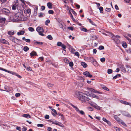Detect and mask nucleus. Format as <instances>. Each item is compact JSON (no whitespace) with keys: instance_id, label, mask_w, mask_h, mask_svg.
<instances>
[{"instance_id":"f257e3e1","label":"nucleus","mask_w":131,"mask_h":131,"mask_svg":"<svg viewBox=\"0 0 131 131\" xmlns=\"http://www.w3.org/2000/svg\"><path fill=\"white\" fill-rule=\"evenodd\" d=\"M75 94L77 97H79L80 100L83 102H85L86 101H89V100L88 97L84 96L83 93L81 92H77Z\"/></svg>"},{"instance_id":"f03ea898","label":"nucleus","mask_w":131,"mask_h":131,"mask_svg":"<svg viewBox=\"0 0 131 131\" xmlns=\"http://www.w3.org/2000/svg\"><path fill=\"white\" fill-rule=\"evenodd\" d=\"M89 103L92 106L94 107V108L97 110H100V107L98 106L95 103L91 101H89Z\"/></svg>"},{"instance_id":"7ed1b4c3","label":"nucleus","mask_w":131,"mask_h":131,"mask_svg":"<svg viewBox=\"0 0 131 131\" xmlns=\"http://www.w3.org/2000/svg\"><path fill=\"white\" fill-rule=\"evenodd\" d=\"M36 30L39 33V34L40 35L42 36H44V34L42 33L43 31V30L42 28L38 27L36 28Z\"/></svg>"},{"instance_id":"20e7f679","label":"nucleus","mask_w":131,"mask_h":131,"mask_svg":"<svg viewBox=\"0 0 131 131\" xmlns=\"http://www.w3.org/2000/svg\"><path fill=\"white\" fill-rule=\"evenodd\" d=\"M21 14L20 13H16L15 15V18L17 19L18 21H20L22 20L21 18Z\"/></svg>"},{"instance_id":"39448f33","label":"nucleus","mask_w":131,"mask_h":131,"mask_svg":"<svg viewBox=\"0 0 131 131\" xmlns=\"http://www.w3.org/2000/svg\"><path fill=\"white\" fill-rule=\"evenodd\" d=\"M52 124L58 125L62 127H64V125L62 123L56 120L52 121Z\"/></svg>"},{"instance_id":"423d86ee","label":"nucleus","mask_w":131,"mask_h":131,"mask_svg":"<svg viewBox=\"0 0 131 131\" xmlns=\"http://www.w3.org/2000/svg\"><path fill=\"white\" fill-rule=\"evenodd\" d=\"M9 39L12 41L16 43H17L19 41L18 39L12 36H9Z\"/></svg>"},{"instance_id":"0eeeda50","label":"nucleus","mask_w":131,"mask_h":131,"mask_svg":"<svg viewBox=\"0 0 131 131\" xmlns=\"http://www.w3.org/2000/svg\"><path fill=\"white\" fill-rule=\"evenodd\" d=\"M3 13L6 15H8L10 12V11L7 9L3 8L1 9Z\"/></svg>"},{"instance_id":"6e6552de","label":"nucleus","mask_w":131,"mask_h":131,"mask_svg":"<svg viewBox=\"0 0 131 131\" xmlns=\"http://www.w3.org/2000/svg\"><path fill=\"white\" fill-rule=\"evenodd\" d=\"M6 19L5 18H0V27H2L4 25Z\"/></svg>"},{"instance_id":"1a4fd4ad","label":"nucleus","mask_w":131,"mask_h":131,"mask_svg":"<svg viewBox=\"0 0 131 131\" xmlns=\"http://www.w3.org/2000/svg\"><path fill=\"white\" fill-rule=\"evenodd\" d=\"M122 114L125 116L128 117H131L129 113L128 112L126 111H123L121 112Z\"/></svg>"},{"instance_id":"9d476101","label":"nucleus","mask_w":131,"mask_h":131,"mask_svg":"<svg viewBox=\"0 0 131 131\" xmlns=\"http://www.w3.org/2000/svg\"><path fill=\"white\" fill-rule=\"evenodd\" d=\"M111 36L113 37V39L115 42H116L117 43L118 42H117L116 41V40H117L118 39L120 38V36L118 35H116V36H115L113 34H111Z\"/></svg>"},{"instance_id":"9b49d317","label":"nucleus","mask_w":131,"mask_h":131,"mask_svg":"<svg viewBox=\"0 0 131 131\" xmlns=\"http://www.w3.org/2000/svg\"><path fill=\"white\" fill-rule=\"evenodd\" d=\"M67 45L68 46L69 49L70 51L72 53L74 54V52L75 51V50L68 43H67Z\"/></svg>"},{"instance_id":"f8f14e48","label":"nucleus","mask_w":131,"mask_h":131,"mask_svg":"<svg viewBox=\"0 0 131 131\" xmlns=\"http://www.w3.org/2000/svg\"><path fill=\"white\" fill-rule=\"evenodd\" d=\"M0 42L5 44H7L8 45H9V42L5 39H0Z\"/></svg>"},{"instance_id":"ddd939ff","label":"nucleus","mask_w":131,"mask_h":131,"mask_svg":"<svg viewBox=\"0 0 131 131\" xmlns=\"http://www.w3.org/2000/svg\"><path fill=\"white\" fill-rule=\"evenodd\" d=\"M83 74L84 75H85L86 77L91 78L92 77V75L90 74V73L88 71H86L84 72Z\"/></svg>"},{"instance_id":"4468645a","label":"nucleus","mask_w":131,"mask_h":131,"mask_svg":"<svg viewBox=\"0 0 131 131\" xmlns=\"http://www.w3.org/2000/svg\"><path fill=\"white\" fill-rule=\"evenodd\" d=\"M8 73H10L13 75H15L18 78L21 79V78L22 77L21 76H20L19 75H18L17 73H16V72H14L12 71H9V72H8Z\"/></svg>"},{"instance_id":"2eb2a0df","label":"nucleus","mask_w":131,"mask_h":131,"mask_svg":"<svg viewBox=\"0 0 131 131\" xmlns=\"http://www.w3.org/2000/svg\"><path fill=\"white\" fill-rule=\"evenodd\" d=\"M88 90L90 91H91V92H94L95 93H99L98 91L95 90L94 89L91 88H88Z\"/></svg>"},{"instance_id":"dca6fc26","label":"nucleus","mask_w":131,"mask_h":131,"mask_svg":"<svg viewBox=\"0 0 131 131\" xmlns=\"http://www.w3.org/2000/svg\"><path fill=\"white\" fill-rule=\"evenodd\" d=\"M25 33V31L23 30H21L20 31L17 33V34L18 35H23Z\"/></svg>"},{"instance_id":"f3484780","label":"nucleus","mask_w":131,"mask_h":131,"mask_svg":"<svg viewBox=\"0 0 131 131\" xmlns=\"http://www.w3.org/2000/svg\"><path fill=\"white\" fill-rule=\"evenodd\" d=\"M23 117H25L27 118H30L31 117L29 115L27 114H23Z\"/></svg>"},{"instance_id":"a211bd4d","label":"nucleus","mask_w":131,"mask_h":131,"mask_svg":"<svg viewBox=\"0 0 131 131\" xmlns=\"http://www.w3.org/2000/svg\"><path fill=\"white\" fill-rule=\"evenodd\" d=\"M87 19L89 21L90 23L92 25H94L95 26H96L95 23L93 21H92L89 18H88Z\"/></svg>"},{"instance_id":"6ab92c4d","label":"nucleus","mask_w":131,"mask_h":131,"mask_svg":"<svg viewBox=\"0 0 131 131\" xmlns=\"http://www.w3.org/2000/svg\"><path fill=\"white\" fill-rule=\"evenodd\" d=\"M122 46L125 48H126L127 47V45L126 42H122Z\"/></svg>"},{"instance_id":"aec40b11","label":"nucleus","mask_w":131,"mask_h":131,"mask_svg":"<svg viewBox=\"0 0 131 131\" xmlns=\"http://www.w3.org/2000/svg\"><path fill=\"white\" fill-rule=\"evenodd\" d=\"M81 65L84 68H85L87 66V64L84 62H81Z\"/></svg>"},{"instance_id":"412c9836","label":"nucleus","mask_w":131,"mask_h":131,"mask_svg":"<svg viewBox=\"0 0 131 131\" xmlns=\"http://www.w3.org/2000/svg\"><path fill=\"white\" fill-rule=\"evenodd\" d=\"M37 54L36 52L35 51H32L30 53V55L31 57H32L34 55H36Z\"/></svg>"},{"instance_id":"4be33fe9","label":"nucleus","mask_w":131,"mask_h":131,"mask_svg":"<svg viewBox=\"0 0 131 131\" xmlns=\"http://www.w3.org/2000/svg\"><path fill=\"white\" fill-rule=\"evenodd\" d=\"M120 102L121 103L125 105H127L128 104V102L123 100H121Z\"/></svg>"},{"instance_id":"5701e85b","label":"nucleus","mask_w":131,"mask_h":131,"mask_svg":"<svg viewBox=\"0 0 131 131\" xmlns=\"http://www.w3.org/2000/svg\"><path fill=\"white\" fill-rule=\"evenodd\" d=\"M71 106L72 107H73L75 109V110L77 111L78 112L79 111V109H78V108L76 106H74V105L72 104H71Z\"/></svg>"},{"instance_id":"b1692460","label":"nucleus","mask_w":131,"mask_h":131,"mask_svg":"<svg viewBox=\"0 0 131 131\" xmlns=\"http://www.w3.org/2000/svg\"><path fill=\"white\" fill-rule=\"evenodd\" d=\"M47 6H48V7L50 8H52V6L51 5V4L50 2H49L47 3Z\"/></svg>"},{"instance_id":"393cba45","label":"nucleus","mask_w":131,"mask_h":131,"mask_svg":"<svg viewBox=\"0 0 131 131\" xmlns=\"http://www.w3.org/2000/svg\"><path fill=\"white\" fill-rule=\"evenodd\" d=\"M29 50V48L27 46H25L24 47L23 50L25 51L26 52Z\"/></svg>"},{"instance_id":"a878e982","label":"nucleus","mask_w":131,"mask_h":131,"mask_svg":"<svg viewBox=\"0 0 131 131\" xmlns=\"http://www.w3.org/2000/svg\"><path fill=\"white\" fill-rule=\"evenodd\" d=\"M8 34L10 35H12L14 34V31H9L8 32Z\"/></svg>"},{"instance_id":"bb28decb","label":"nucleus","mask_w":131,"mask_h":131,"mask_svg":"<svg viewBox=\"0 0 131 131\" xmlns=\"http://www.w3.org/2000/svg\"><path fill=\"white\" fill-rule=\"evenodd\" d=\"M121 76V74H117L113 78L114 79H116L118 77H119Z\"/></svg>"},{"instance_id":"cd10ccee","label":"nucleus","mask_w":131,"mask_h":131,"mask_svg":"<svg viewBox=\"0 0 131 131\" xmlns=\"http://www.w3.org/2000/svg\"><path fill=\"white\" fill-rule=\"evenodd\" d=\"M125 37L126 39L128 40L129 44L131 45V39L129 38H128L127 36H125Z\"/></svg>"},{"instance_id":"c85d7f7f","label":"nucleus","mask_w":131,"mask_h":131,"mask_svg":"<svg viewBox=\"0 0 131 131\" xmlns=\"http://www.w3.org/2000/svg\"><path fill=\"white\" fill-rule=\"evenodd\" d=\"M114 118L117 121L120 122V121L121 120L116 115H115L114 116Z\"/></svg>"},{"instance_id":"c756f323","label":"nucleus","mask_w":131,"mask_h":131,"mask_svg":"<svg viewBox=\"0 0 131 131\" xmlns=\"http://www.w3.org/2000/svg\"><path fill=\"white\" fill-rule=\"evenodd\" d=\"M29 30L31 32L34 31V29L32 27H29L28 28Z\"/></svg>"},{"instance_id":"7c9ffc66","label":"nucleus","mask_w":131,"mask_h":131,"mask_svg":"<svg viewBox=\"0 0 131 131\" xmlns=\"http://www.w3.org/2000/svg\"><path fill=\"white\" fill-rule=\"evenodd\" d=\"M81 30L82 31L84 32H87L88 30L86 28H83L81 29Z\"/></svg>"},{"instance_id":"2f4dec72","label":"nucleus","mask_w":131,"mask_h":131,"mask_svg":"<svg viewBox=\"0 0 131 131\" xmlns=\"http://www.w3.org/2000/svg\"><path fill=\"white\" fill-rule=\"evenodd\" d=\"M28 71H31L32 70L31 68L29 66L27 65L26 68Z\"/></svg>"},{"instance_id":"473e14b6","label":"nucleus","mask_w":131,"mask_h":131,"mask_svg":"<svg viewBox=\"0 0 131 131\" xmlns=\"http://www.w3.org/2000/svg\"><path fill=\"white\" fill-rule=\"evenodd\" d=\"M102 87L103 88V89L107 91H109V89L107 87H106L105 86L103 85L102 86Z\"/></svg>"},{"instance_id":"72a5a7b5","label":"nucleus","mask_w":131,"mask_h":131,"mask_svg":"<svg viewBox=\"0 0 131 131\" xmlns=\"http://www.w3.org/2000/svg\"><path fill=\"white\" fill-rule=\"evenodd\" d=\"M17 6L16 4H14L12 7V9L14 10H15L16 9V8Z\"/></svg>"},{"instance_id":"f704fd0d","label":"nucleus","mask_w":131,"mask_h":131,"mask_svg":"<svg viewBox=\"0 0 131 131\" xmlns=\"http://www.w3.org/2000/svg\"><path fill=\"white\" fill-rule=\"evenodd\" d=\"M99 10L100 11V13H103V12H102L103 10V7H100L99 8Z\"/></svg>"},{"instance_id":"c9c22d12","label":"nucleus","mask_w":131,"mask_h":131,"mask_svg":"<svg viewBox=\"0 0 131 131\" xmlns=\"http://www.w3.org/2000/svg\"><path fill=\"white\" fill-rule=\"evenodd\" d=\"M86 95L87 96L89 95V96H90L92 97H93V98H95V96H96V95H95V94H89V95H88V94L87 95V94H86Z\"/></svg>"},{"instance_id":"e433bc0d","label":"nucleus","mask_w":131,"mask_h":131,"mask_svg":"<svg viewBox=\"0 0 131 131\" xmlns=\"http://www.w3.org/2000/svg\"><path fill=\"white\" fill-rule=\"evenodd\" d=\"M35 43L37 44L40 45H42L43 44V43L42 42H38L37 41H36L35 42Z\"/></svg>"},{"instance_id":"4c0bfd02","label":"nucleus","mask_w":131,"mask_h":131,"mask_svg":"<svg viewBox=\"0 0 131 131\" xmlns=\"http://www.w3.org/2000/svg\"><path fill=\"white\" fill-rule=\"evenodd\" d=\"M62 48L63 49V50L64 51H65V50L66 48V46L63 44H62L61 46Z\"/></svg>"},{"instance_id":"58836bf2","label":"nucleus","mask_w":131,"mask_h":131,"mask_svg":"<svg viewBox=\"0 0 131 131\" xmlns=\"http://www.w3.org/2000/svg\"><path fill=\"white\" fill-rule=\"evenodd\" d=\"M119 122H120V123L122 124L124 126H126V124H125L122 120H121Z\"/></svg>"},{"instance_id":"ea45409f","label":"nucleus","mask_w":131,"mask_h":131,"mask_svg":"<svg viewBox=\"0 0 131 131\" xmlns=\"http://www.w3.org/2000/svg\"><path fill=\"white\" fill-rule=\"evenodd\" d=\"M71 10L72 13L75 16L77 15V13L75 12L72 9H71Z\"/></svg>"},{"instance_id":"a19ab883","label":"nucleus","mask_w":131,"mask_h":131,"mask_svg":"<svg viewBox=\"0 0 131 131\" xmlns=\"http://www.w3.org/2000/svg\"><path fill=\"white\" fill-rule=\"evenodd\" d=\"M78 112L80 113L81 115H84L85 114L84 112L82 110L80 111L79 110V111Z\"/></svg>"},{"instance_id":"79ce46f5","label":"nucleus","mask_w":131,"mask_h":131,"mask_svg":"<svg viewBox=\"0 0 131 131\" xmlns=\"http://www.w3.org/2000/svg\"><path fill=\"white\" fill-rule=\"evenodd\" d=\"M0 70H2L5 71V72H7L8 73V72H9V71H8L6 69H4L3 68L0 67Z\"/></svg>"},{"instance_id":"37998d69","label":"nucleus","mask_w":131,"mask_h":131,"mask_svg":"<svg viewBox=\"0 0 131 131\" xmlns=\"http://www.w3.org/2000/svg\"><path fill=\"white\" fill-rule=\"evenodd\" d=\"M104 47L103 46H100L99 48V49L100 50H103L104 49Z\"/></svg>"},{"instance_id":"c03bdc74","label":"nucleus","mask_w":131,"mask_h":131,"mask_svg":"<svg viewBox=\"0 0 131 131\" xmlns=\"http://www.w3.org/2000/svg\"><path fill=\"white\" fill-rule=\"evenodd\" d=\"M89 59L91 61H92L93 62H94L95 61V60L92 57H90Z\"/></svg>"},{"instance_id":"a18cd8bd","label":"nucleus","mask_w":131,"mask_h":131,"mask_svg":"<svg viewBox=\"0 0 131 131\" xmlns=\"http://www.w3.org/2000/svg\"><path fill=\"white\" fill-rule=\"evenodd\" d=\"M75 54V55L78 57H79L80 56V54L77 51L75 52L74 53Z\"/></svg>"},{"instance_id":"49530a36","label":"nucleus","mask_w":131,"mask_h":131,"mask_svg":"<svg viewBox=\"0 0 131 131\" xmlns=\"http://www.w3.org/2000/svg\"><path fill=\"white\" fill-rule=\"evenodd\" d=\"M47 85L49 87H51L53 86V84L49 83H48L47 84Z\"/></svg>"},{"instance_id":"de8ad7c7","label":"nucleus","mask_w":131,"mask_h":131,"mask_svg":"<svg viewBox=\"0 0 131 131\" xmlns=\"http://www.w3.org/2000/svg\"><path fill=\"white\" fill-rule=\"evenodd\" d=\"M122 71L124 72H126V70L125 69V68L124 67L122 68L121 69Z\"/></svg>"},{"instance_id":"09e8293b","label":"nucleus","mask_w":131,"mask_h":131,"mask_svg":"<svg viewBox=\"0 0 131 131\" xmlns=\"http://www.w3.org/2000/svg\"><path fill=\"white\" fill-rule=\"evenodd\" d=\"M48 38L50 40H51L52 39V37L50 35H49L47 36Z\"/></svg>"},{"instance_id":"8fccbe9b","label":"nucleus","mask_w":131,"mask_h":131,"mask_svg":"<svg viewBox=\"0 0 131 131\" xmlns=\"http://www.w3.org/2000/svg\"><path fill=\"white\" fill-rule=\"evenodd\" d=\"M112 72V69H108L107 70V73L108 74H111V73Z\"/></svg>"},{"instance_id":"3c124183","label":"nucleus","mask_w":131,"mask_h":131,"mask_svg":"<svg viewBox=\"0 0 131 131\" xmlns=\"http://www.w3.org/2000/svg\"><path fill=\"white\" fill-rule=\"evenodd\" d=\"M62 43L61 42H57V45L59 46H61L62 45Z\"/></svg>"},{"instance_id":"603ef678","label":"nucleus","mask_w":131,"mask_h":131,"mask_svg":"<svg viewBox=\"0 0 131 131\" xmlns=\"http://www.w3.org/2000/svg\"><path fill=\"white\" fill-rule=\"evenodd\" d=\"M26 11L29 14L31 13V10L30 9H28L27 10H25V11Z\"/></svg>"},{"instance_id":"864d4df0","label":"nucleus","mask_w":131,"mask_h":131,"mask_svg":"<svg viewBox=\"0 0 131 131\" xmlns=\"http://www.w3.org/2000/svg\"><path fill=\"white\" fill-rule=\"evenodd\" d=\"M105 59L104 58H103L101 59L100 61L102 62H105Z\"/></svg>"},{"instance_id":"5fc2aeb1","label":"nucleus","mask_w":131,"mask_h":131,"mask_svg":"<svg viewBox=\"0 0 131 131\" xmlns=\"http://www.w3.org/2000/svg\"><path fill=\"white\" fill-rule=\"evenodd\" d=\"M48 13L49 14H53L54 12L53 10H49Z\"/></svg>"},{"instance_id":"6e6d98bb","label":"nucleus","mask_w":131,"mask_h":131,"mask_svg":"<svg viewBox=\"0 0 131 131\" xmlns=\"http://www.w3.org/2000/svg\"><path fill=\"white\" fill-rule=\"evenodd\" d=\"M50 22V21L49 20V19L47 20L45 22V24L46 25H47L48 23H49Z\"/></svg>"},{"instance_id":"4d7b16f0","label":"nucleus","mask_w":131,"mask_h":131,"mask_svg":"<svg viewBox=\"0 0 131 131\" xmlns=\"http://www.w3.org/2000/svg\"><path fill=\"white\" fill-rule=\"evenodd\" d=\"M69 66L71 67H72L73 66V64L72 62H69Z\"/></svg>"},{"instance_id":"13d9d810","label":"nucleus","mask_w":131,"mask_h":131,"mask_svg":"<svg viewBox=\"0 0 131 131\" xmlns=\"http://www.w3.org/2000/svg\"><path fill=\"white\" fill-rule=\"evenodd\" d=\"M88 110L90 111H92L93 110V108L91 107H88Z\"/></svg>"},{"instance_id":"bf43d9fd","label":"nucleus","mask_w":131,"mask_h":131,"mask_svg":"<svg viewBox=\"0 0 131 131\" xmlns=\"http://www.w3.org/2000/svg\"><path fill=\"white\" fill-rule=\"evenodd\" d=\"M70 17L71 18L72 20H73V21H75V19L73 18V15H72V14H71V15H70Z\"/></svg>"},{"instance_id":"052dcab7","label":"nucleus","mask_w":131,"mask_h":131,"mask_svg":"<svg viewBox=\"0 0 131 131\" xmlns=\"http://www.w3.org/2000/svg\"><path fill=\"white\" fill-rule=\"evenodd\" d=\"M64 7L66 8V10H69L70 9V8L69 6H66V5H64Z\"/></svg>"},{"instance_id":"680f3d73","label":"nucleus","mask_w":131,"mask_h":131,"mask_svg":"<svg viewBox=\"0 0 131 131\" xmlns=\"http://www.w3.org/2000/svg\"><path fill=\"white\" fill-rule=\"evenodd\" d=\"M67 28L71 30H73V27H68Z\"/></svg>"},{"instance_id":"e2e57ef3","label":"nucleus","mask_w":131,"mask_h":131,"mask_svg":"<svg viewBox=\"0 0 131 131\" xmlns=\"http://www.w3.org/2000/svg\"><path fill=\"white\" fill-rule=\"evenodd\" d=\"M126 51L127 53H131V49H129L126 50Z\"/></svg>"},{"instance_id":"0e129e2a","label":"nucleus","mask_w":131,"mask_h":131,"mask_svg":"<svg viewBox=\"0 0 131 131\" xmlns=\"http://www.w3.org/2000/svg\"><path fill=\"white\" fill-rule=\"evenodd\" d=\"M38 127H42L43 126V125L42 124H38L37 125Z\"/></svg>"},{"instance_id":"69168bd1","label":"nucleus","mask_w":131,"mask_h":131,"mask_svg":"<svg viewBox=\"0 0 131 131\" xmlns=\"http://www.w3.org/2000/svg\"><path fill=\"white\" fill-rule=\"evenodd\" d=\"M118 67L121 69L124 67V65L123 64H119L118 65Z\"/></svg>"},{"instance_id":"338daca9","label":"nucleus","mask_w":131,"mask_h":131,"mask_svg":"<svg viewBox=\"0 0 131 131\" xmlns=\"http://www.w3.org/2000/svg\"><path fill=\"white\" fill-rule=\"evenodd\" d=\"M114 129L116 130V131H120V129L117 127H114Z\"/></svg>"},{"instance_id":"774afa93","label":"nucleus","mask_w":131,"mask_h":131,"mask_svg":"<svg viewBox=\"0 0 131 131\" xmlns=\"http://www.w3.org/2000/svg\"><path fill=\"white\" fill-rule=\"evenodd\" d=\"M27 130V128L26 127H23L22 129V131H26Z\"/></svg>"}]
</instances>
